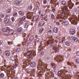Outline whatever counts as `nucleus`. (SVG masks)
<instances>
[{"label": "nucleus", "instance_id": "f257e3e1", "mask_svg": "<svg viewBox=\"0 0 79 79\" xmlns=\"http://www.w3.org/2000/svg\"><path fill=\"white\" fill-rule=\"evenodd\" d=\"M64 14L63 13H60L59 15H58V16L59 18H60V19H63L64 18Z\"/></svg>", "mask_w": 79, "mask_h": 79}, {"label": "nucleus", "instance_id": "4c0bfd02", "mask_svg": "<svg viewBox=\"0 0 79 79\" xmlns=\"http://www.w3.org/2000/svg\"><path fill=\"white\" fill-rule=\"evenodd\" d=\"M13 16H17V13L15 12L13 14Z\"/></svg>", "mask_w": 79, "mask_h": 79}, {"label": "nucleus", "instance_id": "774afa93", "mask_svg": "<svg viewBox=\"0 0 79 79\" xmlns=\"http://www.w3.org/2000/svg\"><path fill=\"white\" fill-rule=\"evenodd\" d=\"M77 29H78V30H79V27Z\"/></svg>", "mask_w": 79, "mask_h": 79}, {"label": "nucleus", "instance_id": "b1692460", "mask_svg": "<svg viewBox=\"0 0 79 79\" xmlns=\"http://www.w3.org/2000/svg\"><path fill=\"white\" fill-rule=\"evenodd\" d=\"M5 18H6V19H9L10 18V17L9 16V15H6L5 16Z\"/></svg>", "mask_w": 79, "mask_h": 79}, {"label": "nucleus", "instance_id": "7ed1b4c3", "mask_svg": "<svg viewBox=\"0 0 79 79\" xmlns=\"http://www.w3.org/2000/svg\"><path fill=\"white\" fill-rule=\"evenodd\" d=\"M62 24H64L65 26H67V25H68L69 22L67 20H65L64 21L63 20Z\"/></svg>", "mask_w": 79, "mask_h": 79}, {"label": "nucleus", "instance_id": "a878e982", "mask_svg": "<svg viewBox=\"0 0 79 79\" xmlns=\"http://www.w3.org/2000/svg\"><path fill=\"white\" fill-rule=\"evenodd\" d=\"M21 18H22L23 21H25L26 19V16H24V17H23Z\"/></svg>", "mask_w": 79, "mask_h": 79}, {"label": "nucleus", "instance_id": "79ce46f5", "mask_svg": "<svg viewBox=\"0 0 79 79\" xmlns=\"http://www.w3.org/2000/svg\"><path fill=\"white\" fill-rule=\"evenodd\" d=\"M47 2V0H43V2L44 3H45Z\"/></svg>", "mask_w": 79, "mask_h": 79}, {"label": "nucleus", "instance_id": "f3484780", "mask_svg": "<svg viewBox=\"0 0 79 79\" xmlns=\"http://www.w3.org/2000/svg\"><path fill=\"white\" fill-rule=\"evenodd\" d=\"M75 61L76 63H77V64H78L79 63V58H76Z\"/></svg>", "mask_w": 79, "mask_h": 79}, {"label": "nucleus", "instance_id": "bb28decb", "mask_svg": "<svg viewBox=\"0 0 79 79\" xmlns=\"http://www.w3.org/2000/svg\"><path fill=\"white\" fill-rule=\"evenodd\" d=\"M61 75V71H59L58 73V76H60Z\"/></svg>", "mask_w": 79, "mask_h": 79}, {"label": "nucleus", "instance_id": "393cba45", "mask_svg": "<svg viewBox=\"0 0 79 79\" xmlns=\"http://www.w3.org/2000/svg\"><path fill=\"white\" fill-rule=\"evenodd\" d=\"M27 17L28 19H31V17L30 14H29L28 15H27Z\"/></svg>", "mask_w": 79, "mask_h": 79}, {"label": "nucleus", "instance_id": "e433bc0d", "mask_svg": "<svg viewBox=\"0 0 79 79\" xmlns=\"http://www.w3.org/2000/svg\"><path fill=\"white\" fill-rule=\"evenodd\" d=\"M11 19L12 22H13V21H15V19L14 18V17H12L11 18Z\"/></svg>", "mask_w": 79, "mask_h": 79}, {"label": "nucleus", "instance_id": "e2e57ef3", "mask_svg": "<svg viewBox=\"0 0 79 79\" xmlns=\"http://www.w3.org/2000/svg\"><path fill=\"white\" fill-rule=\"evenodd\" d=\"M77 76H79V73H77Z\"/></svg>", "mask_w": 79, "mask_h": 79}, {"label": "nucleus", "instance_id": "6e6d98bb", "mask_svg": "<svg viewBox=\"0 0 79 79\" xmlns=\"http://www.w3.org/2000/svg\"><path fill=\"white\" fill-rule=\"evenodd\" d=\"M13 67L14 68H16V67L15 66H13Z\"/></svg>", "mask_w": 79, "mask_h": 79}, {"label": "nucleus", "instance_id": "c85d7f7f", "mask_svg": "<svg viewBox=\"0 0 79 79\" xmlns=\"http://www.w3.org/2000/svg\"><path fill=\"white\" fill-rule=\"evenodd\" d=\"M21 51V49L19 48H17L16 50V52H19Z\"/></svg>", "mask_w": 79, "mask_h": 79}, {"label": "nucleus", "instance_id": "20e7f679", "mask_svg": "<svg viewBox=\"0 0 79 79\" xmlns=\"http://www.w3.org/2000/svg\"><path fill=\"white\" fill-rule=\"evenodd\" d=\"M30 66L32 68H35L36 66V63L34 62H33L31 63Z\"/></svg>", "mask_w": 79, "mask_h": 79}, {"label": "nucleus", "instance_id": "6e6552de", "mask_svg": "<svg viewBox=\"0 0 79 79\" xmlns=\"http://www.w3.org/2000/svg\"><path fill=\"white\" fill-rule=\"evenodd\" d=\"M19 13L20 16H24V12H23V11H19Z\"/></svg>", "mask_w": 79, "mask_h": 79}, {"label": "nucleus", "instance_id": "de8ad7c7", "mask_svg": "<svg viewBox=\"0 0 79 79\" xmlns=\"http://www.w3.org/2000/svg\"><path fill=\"white\" fill-rule=\"evenodd\" d=\"M64 9H67L68 10V7L67 6H65L64 7Z\"/></svg>", "mask_w": 79, "mask_h": 79}, {"label": "nucleus", "instance_id": "052dcab7", "mask_svg": "<svg viewBox=\"0 0 79 79\" xmlns=\"http://www.w3.org/2000/svg\"><path fill=\"white\" fill-rule=\"evenodd\" d=\"M2 53V50H1V49H0V53Z\"/></svg>", "mask_w": 79, "mask_h": 79}, {"label": "nucleus", "instance_id": "680f3d73", "mask_svg": "<svg viewBox=\"0 0 79 79\" xmlns=\"http://www.w3.org/2000/svg\"><path fill=\"white\" fill-rule=\"evenodd\" d=\"M77 11V9H74V11Z\"/></svg>", "mask_w": 79, "mask_h": 79}, {"label": "nucleus", "instance_id": "ddd939ff", "mask_svg": "<svg viewBox=\"0 0 79 79\" xmlns=\"http://www.w3.org/2000/svg\"><path fill=\"white\" fill-rule=\"evenodd\" d=\"M10 60L13 61H16V60L15 59V58L14 56H11L10 57Z\"/></svg>", "mask_w": 79, "mask_h": 79}, {"label": "nucleus", "instance_id": "423d86ee", "mask_svg": "<svg viewBox=\"0 0 79 79\" xmlns=\"http://www.w3.org/2000/svg\"><path fill=\"white\" fill-rule=\"evenodd\" d=\"M73 40H74L75 42H79V39L78 38H76V37H73Z\"/></svg>", "mask_w": 79, "mask_h": 79}, {"label": "nucleus", "instance_id": "5fc2aeb1", "mask_svg": "<svg viewBox=\"0 0 79 79\" xmlns=\"http://www.w3.org/2000/svg\"><path fill=\"white\" fill-rule=\"evenodd\" d=\"M2 20L1 18H0V23H2Z\"/></svg>", "mask_w": 79, "mask_h": 79}, {"label": "nucleus", "instance_id": "a211bd4d", "mask_svg": "<svg viewBox=\"0 0 79 79\" xmlns=\"http://www.w3.org/2000/svg\"><path fill=\"white\" fill-rule=\"evenodd\" d=\"M54 52L56 53L58 52H59V48H56L54 50Z\"/></svg>", "mask_w": 79, "mask_h": 79}, {"label": "nucleus", "instance_id": "a19ab883", "mask_svg": "<svg viewBox=\"0 0 79 79\" xmlns=\"http://www.w3.org/2000/svg\"><path fill=\"white\" fill-rule=\"evenodd\" d=\"M41 18H44V15H43V14H41Z\"/></svg>", "mask_w": 79, "mask_h": 79}, {"label": "nucleus", "instance_id": "5701e85b", "mask_svg": "<svg viewBox=\"0 0 79 79\" xmlns=\"http://www.w3.org/2000/svg\"><path fill=\"white\" fill-rule=\"evenodd\" d=\"M0 76L1 77H4V76H5V75L3 73H2L0 74Z\"/></svg>", "mask_w": 79, "mask_h": 79}, {"label": "nucleus", "instance_id": "8fccbe9b", "mask_svg": "<svg viewBox=\"0 0 79 79\" xmlns=\"http://www.w3.org/2000/svg\"><path fill=\"white\" fill-rule=\"evenodd\" d=\"M53 65L52 66V67L53 68H55V65Z\"/></svg>", "mask_w": 79, "mask_h": 79}, {"label": "nucleus", "instance_id": "603ef678", "mask_svg": "<svg viewBox=\"0 0 79 79\" xmlns=\"http://www.w3.org/2000/svg\"><path fill=\"white\" fill-rule=\"evenodd\" d=\"M46 7H47V6H46V5L43 6V8H46Z\"/></svg>", "mask_w": 79, "mask_h": 79}, {"label": "nucleus", "instance_id": "a18cd8bd", "mask_svg": "<svg viewBox=\"0 0 79 79\" xmlns=\"http://www.w3.org/2000/svg\"><path fill=\"white\" fill-rule=\"evenodd\" d=\"M4 16H5V15H1V17L2 18H4Z\"/></svg>", "mask_w": 79, "mask_h": 79}, {"label": "nucleus", "instance_id": "9d476101", "mask_svg": "<svg viewBox=\"0 0 79 79\" xmlns=\"http://www.w3.org/2000/svg\"><path fill=\"white\" fill-rule=\"evenodd\" d=\"M5 53L6 55L7 56H10V51H6L5 52Z\"/></svg>", "mask_w": 79, "mask_h": 79}, {"label": "nucleus", "instance_id": "2f4dec72", "mask_svg": "<svg viewBox=\"0 0 79 79\" xmlns=\"http://www.w3.org/2000/svg\"><path fill=\"white\" fill-rule=\"evenodd\" d=\"M34 39V37L31 36L30 38V40L32 41Z\"/></svg>", "mask_w": 79, "mask_h": 79}, {"label": "nucleus", "instance_id": "f704fd0d", "mask_svg": "<svg viewBox=\"0 0 79 79\" xmlns=\"http://www.w3.org/2000/svg\"><path fill=\"white\" fill-rule=\"evenodd\" d=\"M44 16V19H45L46 17H47V15L46 14H44V15H43Z\"/></svg>", "mask_w": 79, "mask_h": 79}, {"label": "nucleus", "instance_id": "c9c22d12", "mask_svg": "<svg viewBox=\"0 0 79 79\" xmlns=\"http://www.w3.org/2000/svg\"><path fill=\"white\" fill-rule=\"evenodd\" d=\"M39 38H36V41L37 42H39Z\"/></svg>", "mask_w": 79, "mask_h": 79}, {"label": "nucleus", "instance_id": "6ab92c4d", "mask_svg": "<svg viewBox=\"0 0 79 79\" xmlns=\"http://www.w3.org/2000/svg\"><path fill=\"white\" fill-rule=\"evenodd\" d=\"M61 3L63 5H66V2L64 1H62L61 2Z\"/></svg>", "mask_w": 79, "mask_h": 79}, {"label": "nucleus", "instance_id": "ea45409f", "mask_svg": "<svg viewBox=\"0 0 79 79\" xmlns=\"http://www.w3.org/2000/svg\"><path fill=\"white\" fill-rule=\"evenodd\" d=\"M67 64H68V65H70V66L71 65V63H70V62H68L67 63Z\"/></svg>", "mask_w": 79, "mask_h": 79}, {"label": "nucleus", "instance_id": "f8f14e48", "mask_svg": "<svg viewBox=\"0 0 79 79\" xmlns=\"http://www.w3.org/2000/svg\"><path fill=\"white\" fill-rule=\"evenodd\" d=\"M39 15H37L35 17V22L36 23L37 20L39 19Z\"/></svg>", "mask_w": 79, "mask_h": 79}, {"label": "nucleus", "instance_id": "1a4fd4ad", "mask_svg": "<svg viewBox=\"0 0 79 79\" xmlns=\"http://www.w3.org/2000/svg\"><path fill=\"white\" fill-rule=\"evenodd\" d=\"M9 21V19H5L4 20V24H7Z\"/></svg>", "mask_w": 79, "mask_h": 79}, {"label": "nucleus", "instance_id": "09e8293b", "mask_svg": "<svg viewBox=\"0 0 79 79\" xmlns=\"http://www.w3.org/2000/svg\"><path fill=\"white\" fill-rule=\"evenodd\" d=\"M27 58H31V56H27Z\"/></svg>", "mask_w": 79, "mask_h": 79}, {"label": "nucleus", "instance_id": "c03bdc74", "mask_svg": "<svg viewBox=\"0 0 79 79\" xmlns=\"http://www.w3.org/2000/svg\"><path fill=\"white\" fill-rule=\"evenodd\" d=\"M64 11L65 13H67L68 11V9H64Z\"/></svg>", "mask_w": 79, "mask_h": 79}, {"label": "nucleus", "instance_id": "4d7b16f0", "mask_svg": "<svg viewBox=\"0 0 79 79\" xmlns=\"http://www.w3.org/2000/svg\"><path fill=\"white\" fill-rule=\"evenodd\" d=\"M49 33H52V31L51 30H50L49 31Z\"/></svg>", "mask_w": 79, "mask_h": 79}, {"label": "nucleus", "instance_id": "473e14b6", "mask_svg": "<svg viewBox=\"0 0 79 79\" xmlns=\"http://www.w3.org/2000/svg\"><path fill=\"white\" fill-rule=\"evenodd\" d=\"M44 28H41L39 31L40 32H42L44 31Z\"/></svg>", "mask_w": 79, "mask_h": 79}, {"label": "nucleus", "instance_id": "cd10ccee", "mask_svg": "<svg viewBox=\"0 0 79 79\" xmlns=\"http://www.w3.org/2000/svg\"><path fill=\"white\" fill-rule=\"evenodd\" d=\"M55 19V15L53 14H52L51 15V19Z\"/></svg>", "mask_w": 79, "mask_h": 79}, {"label": "nucleus", "instance_id": "37998d69", "mask_svg": "<svg viewBox=\"0 0 79 79\" xmlns=\"http://www.w3.org/2000/svg\"><path fill=\"white\" fill-rule=\"evenodd\" d=\"M31 55H32L31 53H29L27 55L29 56H31Z\"/></svg>", "mask_w": 79, "mask_h": 79}, {"label": "nucleus", "instance_id": "7c9ffc66", "mask_svg": "<svg viewBox=\"0 0 79 79\" xmlns=\"http://www.w3.org/2000/svg\"><path fill=\"white\" fill-rule=\"evenodd\" d=\"M11 9H7V13H11Z\"/></svg>", "mask_w": 79, "mask_h": 79}, {"label": "nucleus", "instance_id": "9b49d317", "mask_svg": "<svg viewBox=\"0 0 79 79\" xmlns=\"http://www.w3.org/2000/svg\"><path fill=\"white\" fill-rule=\"evenodd\" d=\"M45 24V22L44 21H42L40 22L39 23L40 26H43Z\"/></svg>", "mask_w": 79, "mask_h": 79}, {"label": "nucleus", "instance_id": "dca6fc26", "mask_svg": "<svg viewBox=\"0 0 79 79\" xmlns=\"http://www.w3.org/2000/svg\"><path fill=\"white\" fill-rule=\"evenodd\" d=\"M23 21H24L21 18L19 19V23H23Z\"/></svg>", "mask_w": 79, "mask_h": 79}, {"label": "nucleus", "instance_id": "58836bf2", "mask_svg": "<svg viewBox=\"0 0 79 79\" xmlns=\"http://www.w3.org/2000/svg\"><path fill=\"white\" fill-rule=\"evenodd\" d=\"M29 9L30 10H31L32 8V6H30V7H29Z\"/></svg>", "mask_w": 79, "mask_h": 79}, {"label": "nucleus", "instance_id": "72a5a7b5", "mask_svg": "<svg viewBox=\"0 0 79 79\" xmlns=\"http://www.w3.org/2000/svg\"><path fill=\"white\" fill-rule=\"evenodd\" d=\"M53 73L54 74H56V70H54Z\"/></svg>", "mask_w": 79, "mask_h": 79}, {"label": "nucleus", "instance_id": "864d4df0", "mask_svg": "<svg viewBox=\"0 0 79 79\" xmlns=\"http://www.w3.org/2000/svg\"><path fill=\"white\" fill-rule=\"evenodd\" d=\"M55 9H53L52 10V12H53V13H54L55 12Z\"/></svg>", "mask_w": 79, "mask_h": 79}, {"label": "nucleus", "instance_id": "338daca9", "mask_svg": "<svg viewBox=\"0 0 79 79\" xmlns=\"http://www.w3.org/2000/svg\"><path fill=\"white\" fill-rule=\"evenodd\" d=\"M54 79H58V78L56 77H55Z\"/></svg>", "mask_w": 79, "mask_h": 79}, {"label": "nucleus", "instance_id": "49530a36", "mask_svg": "<svg viewBox=\"0 0 79 79\" xmlns=\"http://www.w3.org/2000/svg\"><path fill=\"white\" fill-rule=\"evenodd\" d=\"M77 55L79 56V51H78L77 53Z\"/></svg>", "mask_w": 79, "mask_h": 79}, {"label": "nucleus", "instance_id": "39448f33", "mask_svg": "<svg viewBox=\"0 0 79 79\" xmlns=\"http://www.w3.org/2000/svg\"><path fill=\"white\" fill-rule=\"evenodd\" d=\"M28 21H25V24L24 26L25 28H27L28 27V26H29V24H28Z\"/></svg>", "mask_w": 79, "mask_h": 79}, {"label": "nucleus", "instance_id": "13d9d810", "mask_svg": "<svg viewBox=\"0 0 79 79\" xmlns=\"http://www.w3.org/2000/svg\"><path fill=\"white\" fill-rule=\"evenodd\" d=\"M57 24H58V25H60V23L59 22H57Z\"/></svg>", "mask_w": 79, "mask_h": 79}, {"label": "nucleus", "instance_id": "f03ea898", "mask_svg": "<svg viewBox=\"0 0 79 79\" xmlns=\"http://www.w3.org/2000/svg\"><path fill=\"white\" fill-rule=\"evenodd\" d=\"M76 33V30L74 29H71L69 31V33L71 34V35H73L74 34Z\"/></svg>", "mask_w": 79, "mask_h": 79}, {"label": "nucleus", "instance_id": "69168bd1", "mask_svg": "<svg viewBox=\"0 0 79 79\" xmlns=\"http://www.w3.org/2000/svg\"><path fill=\"white\" fill-rule=\"evenodd\" d=\"M53 45H54V44H52L51 45L52 47H53Z\"/></svg>", "mask_w": 79, "mask_h": 79}, {"label": "nucleus", "instance_id": "aec40b11", "mask_svg": "<svg viewBox=\"0 0 79 79\" xmlns=\"http://www.w3.org/2000/svg\"><path fill=\"white\" fill-rule=\"evenodd\" d=\"M7 33H8L10 35H11V34H13V31H8Z\"/></svg>", "mask_w": 79, "mask_h": 79}, {"label": "nucleus", "instance_id": "0e129e2a", "mask_svg": "<svg viewBox=\"0 0 79 79\" xmlns=\"http://www.w3.org/2000/svg\"><path fill=\"white\" fill-rule=\"evenodd\" d=\"M14 79H18V78L17 77H15Z\"/></svg>", "mask_w": 79, "mask_h": 79}, {"label": "nucleus", "instance_id": "4468645a", "mask_svg": "<svg viewBox=\"0 0 79 79\" xmlns=\"http://www.w3.org/2000/svg\"><path fill=\"white\" fill-rule=\"evenodd\" d=\"M23 31V28L21 27H19L17 30L18 32H21Z\"/></svg>", "mask_w": 79, "mask_h": 79}, {"label": "nucleus", "instance_id": "bf43d9fd", "mask_svg": "<svg viewBox=\"0 0 79 79\" xmlns=\"http://www.w3.org/2000/svg\"><path fill=\"white\" fill-rule=\"evenodd\" d=\"M2 44V42L1 41H0V45H1Z\"/></svg>", "mask_w": 79, "mask_h": 79}, {"label": "nucleus", "instance_id": "2eb2a0df", "mask_svg": "<svg viewBox=\"0 0 79 79\" xmlns=\"http://www.w3.org/2000/svg\"><path fill=\"white\" fill-rule=\"evenodd\" d=\"M15 3L16 4V5H19V4L21 3V1H16L15 2Z\"/></svg>", "mask_w": 79, "mask_h": 79}, {"label": "nucleus", "instance_id": "412c9836", "mask_svg": "<svg viewBox=\"0 0 79 79\" xmlns=\"http://www.w3.org/2000/svg\"><path fill=\"white\" fill-rule=\"evenodd\" d=\"M6 31L7 32H9V31H11V29L10 28V27H7L6 28Z\"/></svg>", "mask_w": 79, "mask_h": 79}, {"label": "nucleus", "instance_id": "4be33fe9", "mask_svg": "<svg viewBox=\"0 0 79 79\" xmlns=\"http://www.w3.org/2000/svg\"><path fill=\"white\" fill-rule=\"evenodd\" d=\"M2 31L3 32H8V31H6V28H3Z\"/></svg>", "mask_w": 79, "mask_h": 79}, {"label": "nucleus", "instance_id": "0eeeda50", "mask_svg": "<svg viewBox=\"0 0 79 79\" xmlns=\"http://www.w3.org/2000/svg\"><path fill=\"white\" fill-rule=\"evenodd\" d=\"M53 32L55 33H57L58 32V28L56 27H54L53 29Z\"/></svg>", "mask_w": 79, "mask_h": 79}, {"label": "nucleus", "instance_id": "3c124183", "mask_svg": "<svg viewBox=\"0 0 79 79\" xmlns=\"http://www.w3.org/2000/svg\"><path fill=\"white\" fill-rule=\"evenodd\" d=\"M51 3H53V0H51Z\"/></svg>", "mask_w": 79, "mask_h": 79}, {"label": "nucleus", "instance_id": "c756f323", "mask_svg": "<svg viewBox=\"0 0 79 79\" xmlns=\"http://www.w3.org/2000/svg\"><path fill=\"white\" fill-rule=\"evenodd\" d=\"M65 44L67 46H69V43L68 41H67L65 43Z\"/></svg>", "mask_w": 79, "mask_h": 79}]
</instances>
